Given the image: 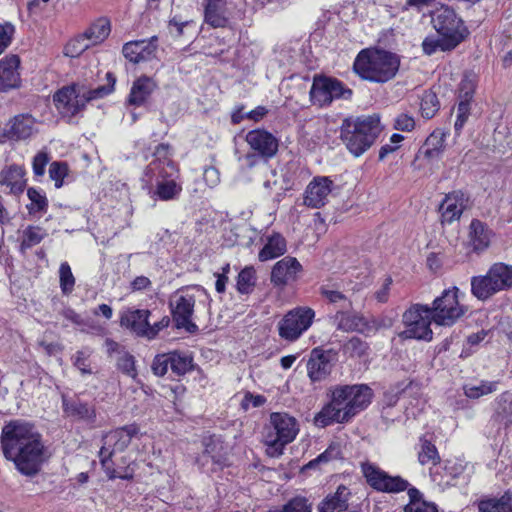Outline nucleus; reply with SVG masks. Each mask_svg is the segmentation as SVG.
Instances as JSON below:
<instances>
[{
  "instance_id": "nucleus-10",
  "label": "nucleus",
  "mask_w": 512,
  "mask_h": 512,
  "mask_svg": "<svg viewBox=\"0 0 512 512\" xmlns=\"http://www.w3.org/2000/svg\"><path fill=\"white\" fill-rule=\"evenodd\" d=\"M169 171L166 167L161 166L159 163H150L146 170L145 176L149 177V182L152 183L155 178V190L151 192V196L158 198L162 201H170L176 199L182 187L174 180L177 173L175 165L168 164Z\"/></svg>"
},
{
  "instance_id": "nucleus-53",
  "label": "nucleus",
  "mask_w": 512,
  "mask_h": 512,
  "mask_svg": "<svg viewBox=\"0 0 512 512\" xmlns=\"http://www.w3.org/2000/svg\"><path fill=\"white\" fill-rule=\"evenodd\" d=\"M170 368V352L158 354L153 359L151 369L156 376L162 377Z\"/></svg>"
},
{
  "instance_id": "nucleus-2",
  "label": "nucleus",
  "mask_w": 512,
  "mask_h": 512,
  "mask_svg": "<svg viewBox=\"0 0 512 512\" xmlns=\"http://www.w3.org/2000/svg\"><path fill=\"white\" fill-rule=\"evenodd\" d=\"M372 389L366 384L336 386L331 392V400L315 415L317 427H327L333 423L349 422L371 403Z\"/></svg>"
},
{
  "instance_id": "nucleus-7",
  "label": "nucleus",
  "mask_w": 512,
  "mask_h": 512,
  "mask_svg": "<svg viewBox=\"0 0 512 512\" xmlns=\"http://www.w3.org/2000/svg\"><path fill=\"white\" fill-rule=\"evenodd\" d=\"M431 22L438 34L444 37L445 48H456L469 34L462 19L445 5L432 13Z\"/></svg>"
},
{
  "instance_id": "nucleus-38",
  "label": "nucleus",
  "mask_w": 512,
  "mask_h": 512,
  "mask_svg": "<svg viewBox=\"0 0 512 512\" xmlns=\"http://www.w3.org/2000/svg\"><path fill=\"white\" fill-rule=\"evenodd\" d=\"M27 197L30 200V203L26 208L30 215L46 213L48 209V200L43 192L31 187L27 190Z\"/></svg>"
},
{
  "instance_id": "nucleus-60",
  "label": "nucleus",
  "mask_w": 512,
  "mask_h": 512,
  "mask_svg": "<svg viewBox=\"0 0 512 512\" xmlns=\"http://www.w3.org/2000/svg\"><path fill=\"white\" fill-rule=\"evenodd\" d=\"M415 127V120L412 116L402 113L395 119L394 128L401 131H412Z\"/></svg>"
},
{
  "instance_id": "nucleus-37",
  "label": "nucleus",
  "mask_w": 512,
  "mask_h": 512,
  "mask_svg": "<svg viewBox=\"0 0 512 512\" xmlns=\"http://www.w3.org/2000/svg\"><path fill=\"white\" fill-rule=\"evenodd\" d=\"M193 368V358L178 351L170 352V369L176 376L185 375Z\"/></svg>"
},
{
  "instance_id": "nucleus-63",
  "label": "nucleus",
  "mask_w": 512,
  "mask_h": 512,
  "mask_svg": "<svg viewBox=\"0 0 512 512\" xmlns=\"http://www.w3.org/2000/svg\"><path fill=\"white\" fill-rule=\"evenodd\" d=\"M169 323L170 318L168 316H164L160 321L154 323L153 325L149 323L146 332V337L148 339L155 338L162 329L168 327Z\"/></svg>"
},
{
  "instance_id": "nucleus-13",
  "label": "nucleus",
  "mask_w": 512,
  "mask_h": 512,
  "mask_svg": "<svg viewBox=\"0 0 512 512\" xmlns=\"http://www.w3.org/2000/svg\"><path fill=\"white\" fill-rule=\"evenodd\" d=\"M315 312L311 308L298 307L285 314L278 323L279 336L287 341L297 340L312 324Z\"/></svg>"
},
{
  "instance_id": "nucleus-59",
  "label": "nucleus",
  "mask_w": 512,
  "mask_h": 512,
  "mask_svg": "<svg viewBox=\"0 0 512 512\" xmlns=\"http://www.w3.org/2000/svg\"><path fill=\"white\" fill-rule=\"evenodd\" d=\"M89 354L84 351H78L73 357L74 366L82 373V374H91L92 370L90 368L89 363Z\"/></svg>"
},
{
  "instance_id": "nucleus-29",
  "label": "nucleus",
  "mask_w": 512,
  "mask_h": 512,
  "mask_svg": "<svg viewBox=\"0 0 512 512\" xmlns=\"http://www.w3.org/2000/svg\"><path fill=\"white\" fill-rule=\"evenodd\" d=\"M351 492L345 485H339L335 492L329 493L318 504V512H344L348 508Z\"/></svg>"
},
{
  "instance_id": "nucleus-9",
  "label": "nucleus",
  "mask_w": 512,
  "mask_h": 512,
  "mask_svg": "<svg viewBox=\"0 0 512 512\" xmlns=\"http://www.w3.org/2000/svg\"><path fill=\"white\" fill-rule=\"evenodd\" d=\"M431 308L428 305L414 304L403 314L405 330L400 336L404 339L431 341L433 332Z\"/></svg>"
},
{
  "instance_id": "nucleus-34",
  "label": "nucleus",
  "mask_w": 512,
  "mask_h": 512,
  "mask_svg": "<svg viewBox=\"0 0 512 512\" xmlns=\"http://www.w3.org/2000/svg\"><path fill=\"white\" fill-rule=\"evenodd\" d=\"M470 241L475 250H483L490 242V231L479 220H472L469 226Z\"/></svg>"
},
{
  "instance_id": "nucleus-19",
  "label": "nucleus",
  "mask_w": 512,
  "mask_h": 512,
  "mask_svg": "<svg viewBox=\"0 0 512 512\" xmlns=\"http://www.w3.org/2000/svg\"><path fill=\"white\" fill-rule=\"evenodd\" d=\"M138 431V427L132 424L109 432L103 437V446L101 447L100 454H108V458H111L115 452L123 451Z\"/></svg>"
},
{
  "instance_id": "nucleus-43",
  "label": "nucleus",
  "mask_w": 512,
  "mask_h": 512,
  "mask_svg": "<svg viewBox=\"0 0 512 512\" xmlns=\"http://www.w3.org/2000/svg\"><path fill=\"white\" fill-rule=\"evenodd\" d=\"M256 284V271L253 267H245L240 271L237 277V290L241 294H249L252 292Z\"/></svg>"
},
{
  "instance_id": "nucleus-39",
  "label": "nucleus",
  "mask_w": 512,
  "mask_h": 512,
  "mask_svg": "<svg viewBox=\"0 0 512 512\" xmlns=\"http://www.w3.org/2000/svg\"><path fill=\"white\" fill-rule=\"evenodd\" d=\"M47 236V232L40 226H28L22 234V240L20 244V249L22 252L27 249L32 248L33 246L39 244L45 237Z\"/></svg>"
},
{
  "instance_id": "nucleus-64",
  "label": "nucleus",
  "mask_w": 512,
  "mask_h": 512,
  "mask_svg": "<svg viewBox=\"0 0 512 512\" xmlns=\"http://www.w3.org/2000/svg\"><path fill=\"white\" fill-rule=\"evenodd\" d=\"M266 399L262 395H252L250 393H247L242 402L241 406L244 410H248L250 407H260L265 403Z\"/></svg>"
},
{
  "instance_id": "nucleus-18",
  "label": "nucleus",
  "mask_w": 512,
  "mask_h": 512,
  "mask_svg": "<svg viewBox=\"0 0 512 512\" xmlns=\"http://www.w3.org/2000/svg\"><path fill=\"white\" fill-rule=\"evenodd\" d=\"M332 187L333 181L329 177H314L304 191V205L313 209L323 207L328 202Z\"/></svg>"
},
{
  "instance_id": "nucleus-36",
  "label": "nucleus",
  "mask_w": 512,
  "mask_h": 512,
  "mask_svg": "<svg viewBox=\"0 0 512 512\" xmlns=\"http://www.w3.org/2000/svg\"><path fill=\"white\" fill-rule=\"evenodd\" d=\"M418 462L421 465L436 466L440 462V456L436 446L425 437L419 439Z\"/></svg>"
},
{
  "instance_id": "nucleus-23",
  "label": "nucleus",
  "mask_w": 512,
  "mask_h": 512,
  "mask_svg": "<svg viewBox=\"0 0 512 512\" xmlns=\"http://www.w3.org/2000/svg\"><path fill=\"white\" fill-rule=\"evenodd\" d=\"M467 198L461 191H454L445 196L439 206L442 223H452L458 220L466 208Z\"/></svg>"
},
{
  "instance_id": "nucleus-46",
  "label": "nucleus",
  "mask_w": 512,
  "mask_h": 512,
  "mask_svg": "<svg viewBox=\"0 0 512 512\" xmlns=\"http://www.w3.org/2000/svg\"><path fill=\"white\" fill-rule=\"evenodd\" d=\"M342 350L349 357H362L368 354L369 345L366 341L354 336L343 345Z\"/></svg>"
},
{
  "instance_id": "nucleus-31",
  "label": "nucleus",
  "mask_w": 512,
  "mask_h": 512,
  "mask_svg": "<svg viewBox=\"0 0 512 512\" xmlns=\"http://www.w3.org/2000/svg\"><path fill=\"white\" fill-rule=\"evenodd\" d=\"M225 11L224 0H208L204 11L205 22L213 28L225 27L228 23Z\"/></svg>"
},
{
  "instance_id": "nucleus-33",
  "label": "nucleus",
  "mask_w": 512,
  "mask_h": 512,
  "mask_svg": "<svg viewBox=\"0 0 512 512\" xmlns=\"http://www.w3.org/2000/svg\"><path fill=\"white\" fill-rule=\"evenodd\" d=\"M111 32L110 21L101 17L93 22L85 31V37L91 42V45H96L103 42Z\"/></svg>"
},
{
  "instance_id": "nucleus-17",
  "label": "nucleus",
  "mask_w": 512,
  "mask_h": 512,
  "mask_svg": "<svg viewBox=\"0 0 512 512\" xmlns=\"http://www.w3.org/2000/svg\"><path fill=\"white\" fill-rule=\"evenodd\" d=\"M36 131L35 118L30 114H19L10 119L5 128L0 130V143L7 140H26Z\"/></svg>"
},
{
  "instance_id": "nucleus-11",
  "label": "nucleus",
  "mask_w": 512,
  "mask_h": 512,
  "mask_svg": "<svg viewBox=\"0 0 512 512\" xmlns=\"http://www.w3.org/2000/svg\"><path fill=\"white\" fill-rule=\"evenodd\" d=\"M309 95L313 105L324 107L329 106L336 99H349L352 90L336 78L315 75Z\"/></svg>"
},
{
  "instance_id": "nucleus-45",
  "label": "nucleus",
  "mask_w": 512,
  "mask_h": 512,
  "mask_svg": "<svg viewBox=\"0 0 512 512\" xmlns=\"http://www.w3.org/2000/svg\"><path fill=\"white\" fill-rule=\"evenodd\" d=\"M320 294L331 304H336L342 309L351 308L352 302L341 291L333 289L329 285L320 287Z\"/></svg>"
},
{
  "instance_id": "nucleus-40",
  "label": "nucleus",
  "mask_w": 512,
  "mask_h": 512,
  "mask_svg": "<svg viewBox=\"0 0 512 512\" xmlns=\"http://www.w3.org/2000/svg\"><path fill=\"white\" fill-rule=\"evenodd\" d=\"M495 414L505 424H512V393H502L496 399Z\"/></svg>"
},
{
  "instance_id": "nucleus-25",
  "label": "nucleus",
  "mask_w": 512,
  "mask_h": 512,
  "mask_svg": "<svg viewBox=\"0 0 512 512\" xmlns=\"http://www.w3.org/2000/svg\"><path fill=\"white\" fill-rule=\"evenodd\" d=\"M332 363L328 352L315 348L307 362L308 376L313 382L325 379L331 372Z\"/></svg>"
},
{
  "instance_id": "nucleus-1",
  "label": "nucleus",
  "mask_w": 512,
  "mask_h": 512,
  "mask_svg": "<svg viewBox=\"0 0 512 512\" xmlns=\"http://www.w3.org/2000/svg\"><path fill=\"white\" fill-rule=\"evenodd\" d=\"M4 457L25 476H35L46 460V449L35 426L23 420L6 423L0 435Z\"/></svg>"
},
{
  "instance_id": "nucleus-30",
  "label": "nucleus",
  "mask_w": 512,
  "mask_h": 512,
  "mask_svg": "<svg viewBox=\"0 0 512 512\" xmlns=\"http://www.w3.org/2000/svg\"><path fill=\"white\" fill-rule=\"evenodd\" d=\"M287 244L285 238L279 233H273L267 237V241L258 254L261 262L275 259L285 254Z\"/></svg>"
},
{
  "instance_id": "nucleus-47",
  "label": "nucleus",
  "mask_w": 512,
  "mask_h": 512,
  "mask_svg": "<svg viewBox=\"0 0 512 512\" xmlns=\"http://www.w3.org/2000/svg\"><path fill=\"white\" fill-rule=\"evenodd\" d=\"M444 137L445 135L441 132H433L425 141L424 154L428 158L438 157L444 149Z\"/></svg>"
},
{
  "instance_id": "nucleus-54",
  "label": "nucleus",
  "mask_w": 512,
  "mask_h": 512,
  "mask_svg": "<svg viewBox=\"0 0 512 512\" xmlns=\"http://www.w3.org/2000/svg\"><path fill=\"white\" fill-rule=\"evenodd\" d=\"M444 37L440 36V38H434V37H426L422 42V49L425 54L432 55L435 53L438 49L442 51H450L454 48H445L444 46Z\"/></svg>"
},
{
  "instance_id": "nucleus-24",
  "label": "nucleus",
  "mask_w": 512,
  "mask_h": 512,
  "mask_svg": "<svg viewBox=\"0 0 512 512\" xmlns=\"http://www.w3.org/2000/svg\"><path fill=\"white\" fill-rule=\"evenodd\" d=\"M156 88L157 84L152 78L147 76L139 77L132 84L126 104L134 107L145 106Z\"/></svg>"
},
{
  "instance_id": "nucleus-50",
  "label": "nucleus",
  "mask_w": 512,
  "mask_h": 512,
  "mask_svg": "<svg viewBox=\"0 0 512 512\" xmlns=\"http://www.w3.org/2000/svg\"><path fill=\"white\" fill-rule=\"evenodd\" d=\"M341 457V448L339 444L332 443L328 448L321 453L317 458L311 460L306 467L309 469L315 468L319 464H325L332 460H336Z\"/></svg>"
},
{
  "instance_id": "nucleus-51",
  "label": "nucleus",
  "mask_w": 512,
  "mask_h": 512,
  "mask_svg": "<svg viewBox=\"0 0 512 512\" xmlns=\"http://www.w3.org/2000/svg\"><path fill=\"white\" fill-rule=\"evenodd\" d=\"M117 368L124 374L129 377L135 378L136 368H135V359L129 353L121 354L117 359Z\"/></svg>"
},
{
  "instance_id": "nucleus-15",
  "label": "nucleus",
  "mask_w": 512,
  "mask_h": 512,
  "mask_svg": "<svg viewBox=\"0 0 512 512\" xmlns=\"http://www.w3.org/2000/svg\"><path fill=\"white\" fill-rule=\"evenodd\" d=\"M195 301V296L188 290L177 291L171 297L170 308L177 328H185L189 332L196 329V325L191 321Z\"/></svg>"
},
{
  "instance_id": "nucleus-58",
  "label": "nucleus",
  "mask_w": 512,
  "mask_h": 512,
  "mask_svg": "<svg viewBox=\"0 0 512 512\" xmlns=\"http://www.w3.org/2000/svg\"><path fill=\"white\" fill-rule=\"evenodd\" d=\"M470 114L469 102L460 101L457 107V117L454 123V128L456 132H459L465 125L468 116Z\"/></svg>"
},
{
  "instance_id": "nucleus-48",
  "label": "nucleus",
  "mask_w": 512,
  "mask_h": 512,
  "mask_svg": "<svg viewBox=\"0 0 512 512\" xmlns=\"http://www.w3.org/2000/svg\"><path fill=\"white\" fill-rule=\"evenodd\" d=\"M90 46H92L91 42H89L83 33L66 44L64 54L68 57L75 58L80 56Z\"/></svg>"
},
{
  "instance_id": "nucleus-21",
  "label": "nucleus",
  "mask_w": 512,
  "mask_h": 512,
  "mask_svg": "<svg viewBox=\"0 0 512 512\" xmlns=\"http://www.w3.org/2000/svg\"><path fill=\"white\" fill-rule=\"evenodd\" d=\"M157 50V37L130 41L124 44L122 53L124 57L134 64L146 62L155 57Z\"/></svg>"
},
{
  "instance_id": "nucleus-12",
  "label": "nucleus",
  "mask_w": 512,
  "mask_h": 512,
  "mask_svg": "<svg viewBox=\"0 0 512 512\" xmlns=\"http://www.w3.org/2000/svg\"><path fill=\"white\" fill-rule=\"evenodd\" d=\"M458 291L456 287L446 289L433 301V306L430 308L435 324L451 326L464 314V308L458 301Z\"/></svg>"
},
{
  "instance_id": "nucleus-35",
  "label": "nucleus",
  "mask_w": 512,
  "mask_h": 512,
  "mask_svg": "<svg viewBox=\"0 0 512 512\" xmlns=\"http://www.w3.org/2000/svg\"><path fill=\"white\" fill-rule=\"evenodd\" d=\"M480 512H512V493H505L500 498H489L478 503Z\"/></svg>"
},
{
  "instance_id": "nucleus-22",
  "label": "nucleus",
  "mask_w": 512,
  "mask_h": 512,
  "mask_svg": "<svg viewBox=\"0 0 512 512\" xmlns=\"http://www.w3.org/2000/svg\"><path fill=\"white\" fill-rule=\"evenodd\" d=\"M338 330L344 332H370L376 329L375 322L368 321L364 316L352 311H338L333 317Z\"/></svg>"
},
{
  "instance_id": "nucleus-3",
  "label": "nucleus",
  "mask_w": 512,
  "mask_h": 512,
  "mask_svg": "<svg viewBox=\"0 0 512 512\" xmlns=\"http://www.w3.org/2000/svg\"><path fill=\"white\" fill-rule=\"evenodd\" d=\"M106 78L108 83L96 88L77 82L59 89L53 96L59 113L71 118L81 112L89 101L103 98L113 92L116 78L110 72L106 74Z\"/></svg>"
},
{
  "instance_id": "nucleus-8",
  "label": "nucleus",
  "mask_w": 512,
  "mask_h": 512,
  "mask_svg": "<svg viewBox=\"0 0 512 512\" xmlns=\"http://www.w3.org/2000/svg\"><path fill=\"white\" fill-rule=\"evenodd\" d=\"M512 287V269L498 263L493 265L486 275L473 277L471 290L479 300H486L493 294Z\"/></svg>"
},
{
  "instance_id": "nucleus-56",
  "label": "nucleus",
  "mask_w": 512,
  "mask_h": 512,
  "mask_svg": "<svg viewBox=\"0 0 512 512\" xmlns=\"http://www.w3.org/2000/svg\"><path fill=\"white\" fill-rule=\"evenodd\" d=\"M15 32V27L9 23L5 22L3 24L0 23V55L7 49L10 45L13 35Z\"/></svg>"
},
{
  "instance_id": "nucleus-42",
  "label": "nucleus",
  "mask_w": 512,
  "mask_h": 512,
  "mask_svg": "<svg viewBox=\"0 0 512 512\" xmlns=\"http://www.w3.org/2000/svg\"><path fill=\"white\" fill-rule=\"evenodd\" d=\"M268 512H312V504L304 496H295L281 507H274Z\"/></svg>"
},
{
  "instance_id": "nucleus-26",
  "label": "nucleus",
  "mask_w": 512,
  "mask_h": 512,
  "mask_svg": "<svg viewBox=\"0 0 512 512\" xmlns=\"http://www.w3.org/2000/svg\"><path fill=\"white\" fill-rule=\"evenodd\" d=\"M150 314L147 309H127L121 313L120 325L138 336L146 337Z\"/></svg>"
},
{
  "instance_id": "nucleus-49",
  "label": "nucleus",
  "mask_w": 512,
  "mask_h": 512,
  "mask_svg": "<svg viewBox=\"0 0 512 512\" xmlns=\"http://www.w3.org/2000/svg\"><path fill=\"white\" fill-rule=\"evenodd\" d=\"M59 283L61 291L64 295H69L74 290L75 277L71 271V267L67 262H63L59 268Z\"/></svg>"
},
{
  "instance_id": "nucleus-41",
  "label": "nucleus",
  "mask_w": 512,
  "mask_h": 512,
  "mask_svg": "<svg viewBox=\"0 0 512 512\" xmlns=\"http://www.w3.org/2000/svg\"><path fill=\"white\" fill-rule=\"evenodd\" d=\"M440 109V102L436 93L431 90L424 91L421 102L420 111L421 115L425 119L433 118Z\"/></svg>"
},
{
  "instance_id": "nucleus-62",
  "label": "nucleus",
  "mask_w": 512,
  "mask_h": 512,
  "mask_svg": "<svg viewBox=\"0 0 512 512\" xmlns=\"http://www.w3.org/2000/svg\"><path fill=\"white\" fill-rule=\"evenodd\" d=\"M475 91L474 81L468 77L462 79L460 83V97L461 101L470 102Z\"/></svg>"
},
{
  "instance_id": "nucleus-5",
  "label": "nucleus",
  "mask_w": 512,
  "mask_h": 512,
  "mask_svg": "<svg viewBox=\"0 0 512 512\" xmlns=\"http://www.w3.org/2000/svg\"><path fill=\"white\" fill-rule=\"evenodd\" d=\"M381 131L378 115L346 118L340 127V138L349 152L359 157L373 145Z\"/></svg>"
},
{
  "instance_id": "nucleus-44",
  "label": "nucleus",
  "mask_w": 512,
  "mask_h": 512,
  "mask_svg": "<svg viewBox=\"0 0 512 512\" xmlns=\"http://www.w3.org/2000/svg\"><path fill=\"white\" fill-rule=\"evenodd\" d=\"M498 382L481 381L478 385H465L464 393L468 398L478 399L481 396L491 394L497 390Z\"/></svg>"
},
{
  "instance_id": "nucleus-61",
  "label": "nucleus",
  "mask_w": 512,
  "mask_h": 512,
  "mask_svg": "<svg viewBox=\"0 0 512 512\" xmlns=\"http://www.w3.org/2000/svg\"><path fill=\"white\" fill-rule=\"evenodd\" d=\"M404 512H438L434 503L420 501L417 503H408L404 507Z\"/></svg>"
},
{
  "instance_id": "nucleus-52",
  "label": "nucleus",
  "mask_w": 512,
  "mask_h": 512,
  "mask_svg": "<svg viewBox=\"0 0 512 512\" xmlns=\"http://www.w3.org/2000/svg\"><path fill=\"white\" fill-rule=\"evenodd\" d=\"M68 166L63 162H52L49 167V176L55 182V186L60 188L63 185V179L67 176Z\"/></svg>"
},
{
  "instance_id": "nucleus-27",
  "label": "nucleus",
  "mask_w": 512,
  "mask_h": 512,
  "mask_svg": "<svg viewBox=\"0 0 512 512\" xmlns=\"http://www.w3.org/2000/svg\"><path fill=\"white\" fill-rule=\"evenodd\" d=\"M19 64L20 59L16 55H10L0 60V91L5 92L18 87L20 82Z\"/></svg>"
},
{
  "instance_id": "nucleus-28",
  "label": "nucleus",
  "mask_w": 512,
  "mask_h": 512,
  "mask_svg": "<svg viewBox=\"0 0 512 512\" xmlns=\"http://www.w3.org/2000/svg\"><path fill=\"white\" fill-rule=\"evenodd\" d=\"M25 170L22 166L12 164L0 172V185L9 188V193L21 194L26 187Z\"/></svg>"
},
{
  "instance_id": "nucleus-6",
  "label": "nucleus",
  "mask_w": 512,
  "mask_h": 512,
  "mask_svg": "<svg viewBox=\"0 0 512 512\" xmlns=\"http://www.w3.org/2000/svg\"><path fill=\"white\" fill-rule=\"evenodd\" d=\"M299 431L297 421L287 413H272L269 424L263 431V441L272 456L280 455L284 447L291 443Z\"/></svg>"
},
{
  "instance_id": "nucleus-20",
  "label": "nucleus",
  "mask_w": 512,
  "mask_h": 512,
  "mask_svg": "<svg viewBox=\"0 0 512 512\" xmlns=\"http://www.w3.org/2000/svg\"><path fill=\"white\" fill-rule=\"evenodd\" d=\"M301 272L300 262L295 257L286 256L274 264L270 280L273 285L283 287L296 281Z\"/></svg>"
},
{
  "instance_id": "nucleus-32",
  "label": "nucleus",
  "mask_w": 512,
  "mask_h": 512,
  "mask_svg": "<svg viewBox=\"0 0 512 512\" xmlns=\"http://www.w3.org/2000/svg\"><path fill=\"white\" fill-rule=\"evenodd\" d=\"M64 411L72 417H76L87 422H94L96 418V411L94 406L82 402L80 400H74L71 402H64Z\"/></svg>"
},
{
  "instance_id": "nucleus-14",
  "label": "nucleus",
  "mask_w": 512,
  "mask_h": 512,
  "mask_svg": "<svg viewBox=\"0 0 512 512\" xmlns=\"http://www.w3.org/2000/svg\"><path fill=\"white\" fill-rule=\"evenodd\" d=\"M362 470L369 485L378 491L397 493L408 489L407 480L400 476H390L374 464H363Z\"/></svg>"
},
{
  "instance_id": "nucleus-4",
  "label": "nucleus",
  "mask_w": 512,
  "mask_h": 512,
  "mask_svg": "<svg viewBox=\"0 0 512 512\" xmlns=\"http://www.w3.org/2000/svg\"><path fill=\"white\" fill-rule=\"evenodd\" d=\"M400 57L382 49L361 50L353 63L354 72L363 80L386 83L399 71Z\"/></svg>"
},
{
  "instance_id": "nucleus-55",
  "label": "nucleus",
  "mask_w": 512,
  "mask_h": 512,
  "mask_svg": "<svg viewBox=\"0 0 512 512\" xmlns=\"http://www.w3.org/2000/svg\"><path fill=\"white\" fill-rule=\"evenodd\" d=\"M50 161V156L47 151H39L33 158L32 168L33 173L37 177H41L45 174L46 165Z\"/></svg>"
},
{
  "instance_id": "nucleus-16",
  "label": "nucleus",
  "mask_w": 512,
  "mask_h": 512,
  "mask_svg": "<svg viewBox=\"0 0 512 512\" xmlns=\"http://www.w3.org/2000/svg\"><path fill=\"white\" fill-rule=\"evenodd\" d=\"M245 141L253 152V154H247V160L252 159L255 155L265 160L271 159L279 149L278 138L265 129H254L247 132Z\"/></svg>"
},
{
  "instance_id": "nucleus-57",
  "label": "nucleus",
  "mask_w": 512,
  "mask_h": 512,
  "mask_svg": "<svg viewBox=\"0 0 512 512\" xmlns=\"http://www.w3.org/2000/svg\"><path fill=\"white\" fill-rule=\"evenodd\" d=\"M170 146L168 144H159L154 152L155 159L151 163H159L161 166L166 167L169 171L168 164L175 165L169 158Z\"/></svg>"
}]
</instances>
